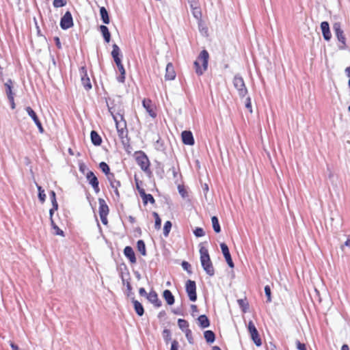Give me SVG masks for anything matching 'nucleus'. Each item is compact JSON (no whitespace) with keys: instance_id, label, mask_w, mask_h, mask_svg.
I'll return each mask as SVG.
<instances>
[{"instance_id":"obj_5","label":"nucleus","mask_w":350,"mask_h":350,"mask_svg":"<svg viewBox=\"0 0 350 350\" xmlns=\"http://www.w3.org/2000/svg\"><path fill=\"white\" fill-rule=\"evenodd\" d=\"M185 290L190 301H196L197 300L196 282L188 280L185 284Z\"/></svg>"},{"instance_id":"obj_19","label":"nucleus","mask_w":350,"mask_h":350,"mask_svg":"<svg viewBox=\"0 0 350 350\" xmlns=\"http://www.w3.org/2000/svg\"><path fill=\"white\" fill-rule=\"evenodd\" d=\"M124 256L129 260L131 263L136 262V257L133 248L131 246H126L124 249Z\"/></svg>"},{"instance_id":"obj_6","label":"nucleus","mask_w":350,"mask_h":350,"mask_svg":"<svg viewBox=\"0 0 350 350\" xmlns=\"http://www.w3.org/2000/svg\"><path fill=\"white\" fill-rule=\"evenodd\" d=\"M248 332H250L251 335V338L255 345L257 347H260L262 345V341L260 338L259 337L258 332L253 323L252 321H250L247 325Z\"/></svg>"},{"instance_id":"obj_54","label":"nucleus","mask_w":350,"mask_h":350,"mask_svg":"<svg viewBox=\"0 0 350 350\" xmlns=\"http://www.w3.org/2000/svg\"><path fill=\"white\" fill-rule=\"evenodd\" d=\"M192 8L193 10V14L196 18H198L199 16H201V12L197 7L193 6V8Z\"/></svg>"},{"instance_id":"obj_61","label":"nucleus","mask_w":350,"mask_h":350,"mask_svg":"<svg viewBox=\"0 0 350 350\" xmlns=\"http://www.w3.org/2000/svg\"><path fill=\"white\" fill-rule=\"evenodd\" d=\"M170 170L172 171L173 176H174V177L175 178V177L176 176V175H177V172H176V171L175 167H174V166H172V167L170 168Z\"/></svg>"},{"instance_id":"obj_52","label":"nucleus","mask_w":350,"mask_h":350,"mask_svg":"<svg viewBox=\"0 0 350 350\" xmlns=\"http://www.w3.org/2000/svg\"><path fill=\"white\" fill-rule=\"evenodd\" d=\"M178 342L174 340L172 342L170 350H178Z\"/></svg>"},{"instance_id":"obj_35","label":"nucleus","mask_w":350,"mask_h":350,"mask_svg":"<svg viewBox=\"0 0 350 350\" xmlns=\"http://www.w3.org/2000/svg\"><path fill=\"white\" fill-rule=\"evenodd\" d=\"M204 336L208 343H213L215 340V334L211 330H206L204 332Z\"/></svg>"},{"instance_id":"obj_17","label":"nucleus","mask_w":350,"mask_h":350,"mask_svg":"<svg viewBox=\"0 0 350 350\" xmlns=\"http://www.w3.org/2000/svg\"><path fill=\"white\" fill-rule=\"evenodd\" d=\"M109 213L108 206L103 199H99V215L100 219H107Z\"/></svg>"},{"instance_id":"obj_11","label":"nucleus","mask_w":350,"mask_h":350,"mask_svg":"<svg viewBox=\"0 0 350 350\" xmlns=\"http://www.w3.org/2000/svg\"><path fill=\"white\" fill-rule=\"evenodd\" d=\"M220 247L227 264L230 268H233L234 265L231 258V255L228 245L225 243H221L220 244Z\"/></svg>"},{"instance_id":"obj_40","label":"nucleus","mask_w":350,"mask_h":350,"mask_svg":"<svg viewBox=\"0 0 350 350\" xmlns=\"http://www.w3.org/2000/svg\"><path fill=\"white\" fill-rule=\"evenodd\" d=\"M178 325L179 327V328L183 330V332H185V330L186 329H189V323L188 322L185 320V319H179L178 320Z\"/></svg>"},{"instance_id":"obj_34","label":"nucleus","mask_w":350,"mask_h":350,"mask_svg":"<svg viewBox=\"0 0 350 350\" xmlns=\"http://www.w3.org/2000/svg\"><path fill=\"white\" fill-rule=\"evenodd\" d=\"M120 277H121V279H122V284L124 285H126V290H127L126 295L128 297H131V295H133V293H132V286H131V284L129 280H126L124 279L122 273H121Z\"/></svg>"},{"instance_id":"obj_57","label":"nucleus","mask_w":350,"mask_h":350,"mask_svg":"<svg viewBox=\"0 0 350 350\" xmlns=\"http://www.w3.org/2000/svg\"><path fill=\"white\" fill-rule=\"evenodd\" d=\"M135 183H136V188H137L139 193L140 194V191H145V190L139 186V180L136 178V177L135 178Z\"/></svg>"},{"instance_id":"obj_39","label":"nucleus","mask_w":350,"mask_h":350,"mask_svg":"<svg viewBox=\"0 0 350 350\" xmlns=\"http://www.w3.org/2000/svg\"><path fill=\"white\" fill-rule=\"evenodd\" d=\"M238 304L243 312H246L249 308V304L245 299H238Z\"/></svg>"},{"instance_id":"obj_21","label":"nucleus","mask_w":350,"mask_h":350,"mask_svg":"<svg viewBox=\"0 0 350 350\" xmlns=\"http://www.w3.org/2000/svg\"><path fill=\"white\" fill-rule=\"evenodd\" d=\"M176 77V73L172 63H168L165 69V80H173Z\"/></svg>"},{"instance_id":"obj_53","label":"nucleus","mask_w":350,"mask_h":350,"mask_svg":"<svg viewBox=\"0 0 350 350\" xmlns=\"http://www.w3.org/2000/svg\"><path fill=\"white\" fill-rule=\"evenodd\" d=\"M296 345H297V349H299V350H307L306 345L304 343H301L299 340H297Z\"/></svg>"},{"instance_id":"obj_16","label":"nucleus","mask_w":350,"mask_h":350,"mask_svg":"<svg viewBox=\"0 0 350 350\" xmlns=\"http://www.w3.org/2000/svg\"><path fill=\"white\" fill-rule=\"evenodd\" d=\"M113 118L116 122V126L117 129H126V123L124 120L123 116L120 113L113 115Z\"/></svg>"},{"instance_id":"obj_10","label":"nucleus","mask_w":350,"mask_h":350,"mask_svg":"<svg viewBox=\"0 0 350 350\" xmlns=\"http://www.w3.org/2000/svg\"><path fill=\"white\" fill-rule=\"evenodd\" d=\"M86 178L88 180L90 185H91L92 187H93L94 191L96 193H98L100 191V188L98 186L99 183H98L97 177L95 176L94 172L92 171L88 172L86 174Z\"/></svg>"},{"instance_id":"obj_24","label":"nucleus","mask_w":350,"mask_h":350,"mask_svg":"<svg viewBox=\"0 0 350 350\" xmlns=\"http://www.w3.org/2000/svg\"><path fill=\"white\" fill-rule=\"evenodd\" d=\"M99 30L101 32L104 40L108 43L111 40V33L109 31V29L107 26L102 25L99 27Z\"/></svg>"},{"instance_id":"obj_60","label":"nucleus","mask_w":350,"mask_h":350,"mask_svg":"<svg viewBox=\"0 0 350 350\" xmlns=\"http://www.w3.org/2000/svg\"><path fill=\"white\" fill-rule=\"evenodd\" d=\"M165 312L164 310H162L159 312V313L158 314V318L161 319L162 317H165Z\"/></svg>"},{"instance_id":"obj_51","label":"nucleus","mask_w":350,"mask_h":350,"mask_svg":"<svg viewBox=\"0 0 350 350\" xmlns=\"http://www.w3.org/2000/svg\"><path fill=\"white\" fill-rule=\"evenodd\" d=\"M181 265L184 270L187 271L189 273H191V265L188 262L183 261Z\"/></svg>"},{"instance_id":"obj_4","label":"nucleus","mask_w":350,"mask_h":350,"mask_svg":"<svg viewBox=\"0 0 350 350\" xmlns=\"http://www.w3.org/2000/svg\"><path fill=\"white\" fill-rule=\"evenodd\" d=\"M233 85L237 90L239 95L241 97H244L247 94V90L245 87V82L243 79L239 75H236L234 76L233 79Z\"/></svg>"},{"instance_id":"obj_15","label":"nucleus","mask_w":350,"mask_h":350,"mask_svg":"<svg viewBox=\"0 0 350 350\" xmlns=\"http://www.w3.org/2000/svg\"><path fill=\"white\" fill-rule=\"evenodd\" d=\"M148 300L153 304L155 307L159 308L161 306V301L159 299L157 293L154 291H151L147 295Z\"/></svg>"},{"instance_id":"obj_33","label":"nucleus","mask_w":350,"mask_h":350,"mask_svg":"<svg viewBox=\"0 0 350 350\" xmlns=\"http://www.w3.org/2000/svg\"><path fill=\"white\" fill-rule=\"evenodd\" d=\"M51 221V226L52 228V233L55 235H59L62 237H64V231L60 229L58 226L55 223L54 220Z\"/></svg>"},{"instance_id":"obj_13","label":"nucleus","mask_w":350,"mask_h":350,"mask_svg":"<svg viewBox=\"0 0 350 350\" xmlns=\"http://www.w3.org/2000/svg\"><path fill=\"white\" fill-rule=\"evenodd\" d=\"M182 141L184 144L192 146L194 144V139L190 131H184L181 133Z\"/></svg>"},{"instance_id":"obj_28","label":"nucleus","mask_w":350,"mask_h":350,"mask_svg":"<svg viewBox=\"0 0 350 350\" xmlns=\"http://www.w3.org/2000/svg\"><path fill=\"white\" fill-rule=\"evenodd\" d=\"M100 15L104 24H109L110 22L109 16L107 9L105 7L100 8Z\"/></svg>"},{"instance_id":"obj_49","label":"nucleus","mask_w":350,"mask_h":350,"mask_svg":"<svg viewBox=\"0 0 350 350\" xmlns=\"http://www.w3.org/2000/svg\"><path fill=\"white\" fill-rule=\"evenodd\" d=\"M185 333V336L190 344L193 343V337L191 330L189 329H186L184 332Z\"/></svg>"},{"instance_id":"obj_45","label":"nucleus","mask_w":350,"mask_h":350,"mask_svg":"<svg viewBox=\"0 0 350 350\" xmlns=\"http://www.w3.org/2000/svg\"><path fill=\"white\" fill-rule=\"evenodd\" d=\"M118 136L122 139V143H124V138L127 137L128 131L126 129H117Z\"/></svg>"},{"instance_id":"obj_23","label":"nucleus","mask_w":350,"mask_h":350,"mask_svg":"<svg viewBox=\"0 0 350 350\" xmlns=\"http://www.w3.org/2000/svg\"><path fill=\"white\" fill-rule=\"evenodd\" d=\"M163 297L168 305L172 306L174 304V296L172 295V292L170 290H165L163 293Z\"/></svg>"},{"instance_id":"obj_3","label":"nucleus","mask_w":350,"mask_h":350,"mask_svg":"<svg viewBox=\"0 0 350 350\" xmlns=\"http://www.w3.org/2000/svg\"><path fill=\"white\" fill-rule=\"evenodd\" d=\"M333 31L336 36L340 44L338 45L339 49L343 50L346 49V38L344 35L343 30L341 28V24L339 22L333 24Z\"/></svg>"},{"instance_id":"obj_38","label":"nucleus","mask_w":350,"mask_h":350,"mask_svg":"<svg viewBox=\"0 0 350 350\" xmlns=\"http://www.w3.org/2000/svg\"><path fill=\"white\" fill-rule=\"evenodd\" d=\"M99 167L107 176L112 174L110 173V168L109 165L104 161L100 163Z\"/></svg>"},{"instance_id":"obj_26","label":"nucleus","mask_w":350,"mask_h":350,"mask_svg":"<svg viewBox=\"0 0 350 350\" xmlns=\"http://www.w3.org/2000/svg\"><path fill=\"white\" fill-rule=\"evenodd\" d=\"M92 143L94 146H100L102 143V139L96 131H92L90 133Z\"/></svg>"},{"instance_id":"obj_47","label":"nucleus","mask_w":350,"mask_h":350,"mask_svg":"<svg viewBox=\"0 0 350 350\" xmlns=\"http://www.w3.org/2000/svg\"><path fill=\"white\" fill-rule=\"evenodd\" d=\"M265 293L266 297L267 298V301L271 302V288L269 285H266L265 286Z\"/></svg>"},{"instance_id":"obj_8","label":"nucleus","mask_w":350,"mask_h":350,"mask_svg":"<svg viewBox=\"0 0 350 350\" xmlns=\"http://www.w3.org/2000/svg\"><path fill=\"white\" fill-rule=\"evenodd\" d=\"M73 18L70 11L66 12L64 15L60 19L59 25L64 30H66L73 26Z\"/></svg>"},{"instance_id":"obj_32","label":"nucleus","mask_w":350,"mask_h":350,"mask_svg":"<svg viewBox=\"0 0 350 350\" xmlns=\"http://www.w3.org/2000/svg\"><path fill=\"white\" fill-rule=\"evenodd\" d=\"M116 66L118 68V70L120 72V75L117 77V80L120 83H124L125 81V74H126L124 66L122 63H119V64H116Z\"/></svg>"},{"instance_id":"obj_59","label":"nucleus","mask_w":350,"mask_h":350,"mask_svg":"<svg viewBox=\"0 0 350 350\" xmlns=\"http://www.w3.org/2000/svg\"><path fill=\"white\" fill-rule=\"evenodd\" d=\"M55 41L56 46L59 49H61L62 46H61V42H60L59 38L58 37H55Z\"/></svg>"},{"instance_id":"obj_2","label":"nucleus","mask_w":350,"mask_h":350,"mask_svg":"<svg viewBox=\"0 0 350 350\" xmlns=\"http://www.w3.org/2000/svg\"><path fill=\"white\" fill-rule=\"evenodd\" d=\"M209 55L206 50H202L194 62L196 72L198 75H202L207 70Z\"/></svg>"},{"instance_id":"obj_18","label":"nucleus","mask_w":350,"mask_h":350,"mask_svg":"<svg viewBox=\"0 0 350 350\" xmlns=\"http://www.w3.org/2000/svg\"><path fill=\"white\" fill-rule=\"evenodd\" d=\"M112 47H113V49L111 51V56H112L116 64L122 63V60L120 58V56H122V55H121V52H120V49L119 46L116 44H113Z\"/></svg>"},{"instance_id":"obj_50","label":"nucleus","mask_w":350,"mask_h":350,"mask_svg":"<svg viewBox=\"0 0 350 350\" xmlns=\"http://www.w3.org/2000/svg\"><path fill=\"white\" fill-rule=\"evenodd\" d=\"M193 234L197 237H201L204 235V231L202 228L198 227L193 230Z\"/></svg>"},{"instance_id":"obj_44","label":"nucleus","mask_w":350,"mask_h":350,"mask_svg":"<svg viewBox=\"0 0 350 350\" xmlns=\"http://www.w3.org/2000/svg\"><path fill=\"white\" fill-rule=\"evenodd\" d=\"M154 148L159 151H163L165 150L163 142L161 139H157L154 144Z\"/></svg>"},{"instance_id":"obj_64","label":"nucleus","mask_w":350,"mask_h":350,"mask_svg":"<svg viewBox=\"0 0 350 350\" xmlns=\"http://www.w3.org/2000/svg\"><path fill=\"white\" fill-rule=\"evenodd\" d=\"M341 350H349V347L347 345L344 344L341 347Z\"/></svg>"},{"instance_id":"obj_43","label":"nucleus","mask_w":350,"mask_h":350,"mask_svg":"<svg viewBox=\"0 0 350 350\" xmlns=\"http://www.w3.org/2000/svg\"><path fill=\"white\" fill-rule=\"evenodd\" d=\"M178 192H179L180 195L183 198H188L189 195H188V193H187V189H185V186H184V185H178Z\"/></svg>"},{"instance_id":"obj_22","label":"nucleus","mask_w":350,"mask_h":350,"mask_svg":"<svg viewBox=\"0 0 350 350\" xmlns=\"http://www.w3.org/2000/svg\"><path fill=\"white\" fill-rule=\"evenodd\" d=\"M132 302L133 304L135 312L137 315L142 317L144 314V309L142 304L137 300L135 299L134 297H132Z\"/></svg>"},{"instance_id":"obj_30","label":"nucleus","mask_w":350,"mask_h":350,"mask_svg":"<svg viewBox=\"0 0 350 350\" xmlns=\"http://www.w3.org/2000/svg\"><path fill=\"white\" fill-rule=\"evenodd\" d=\"M150 104H151V102L150 100H146L144 99L142 101V105H143L144 107L146 109L147 112L149 113V115L151 117L154 118V117H156V113L153 111Z\"/></svg>"},{"instance_id":"obj_20","label":"nucleus","mask_w":350,"mask_h":350,"mask_svg":"<svg viewBox=\"0 0 350 350\" xmlns=\"http://www.w3.org/2000/svg\"><path fill=\"white\" fill-rule=\"evenodd\" d=\"M49 197L51 200L53 207L49 210V214L51 219L53 217V213L55 211L57 210L58 204L56 200V195L54 191H51L49 193Z\"/></svg>"},{"instance_id":"obj_41","label":"nucleus","mask_w":350,"mask_h":350,"mask_svg":"<svg viewBox=\"0 0 350 350\" xmlns=\"http://www.w3.org/2000/svg\"><path fill=\"white\" fill-rule=\"evenodd\" d=\"M163 338L166 343H168L172 339L171 332L167 329H164L162 333Z\"/></svg>"},{"instance_id":"obj_7","label":"nucleus","mask_w":350,"mask_h":350,"mask_svg":"<svg viewBox=\"0 0 350 350\" xmlns=\"http://www.w3.org/2000/svg\"><path fill=\"white\" fill-rule=\"evenodd\" d=\"M136 161L137 163L140 166L142 170L146 173H150L149 170V159L143 152H140L139 155L136 157Z\"/></svg>"},{"instance_id":"obj_12","label":"nucleus","mask_w":350,"mask_h":350,"mask_svg":"<svg viewBox=\"0 0 350 350\" xmlns=\"http://www.w3.org/2000/svg\"><path fill=\"white\" fill-rule=\"evenodd\" d=\"M25 110H26L27 113H28V115L32 118V120L35 122L36 125L37 126V127L39 130V132L41 133H44L43 126L42 125V123L39 120L36 113L30 107H27L25 108Z\"/></svg>"},{"instance_id":"obj_37","label":"nucleus","mask_w":350,"mask_h":350,"mask_svg":"<svg viewBox=\"0 0 350 350\" xmlns=\"http://www.w3.org/2000/svg\"><path fill=\"white\" fill-rule=\"evenodd\" d=\"M172 226V224L170 220H167L164 224L163 229V234L165 237H167L170 232L171 228Z\"/></svg>"},{"instance_id":"obj_48","label":"nucleus","mask_w":350,"mask_h":350,"mask_svg":"<svg viewBox=\"0 0 350 350\" xmlns=\"http://www.w3.org/2000/svg\"><path fill=\"white\" fill-rule=\"evenodd\" d=\"M213 228L216 233L221 232V227L219 223V220H212Z\"/></svg>"},{"instance_id":"obj_25","label":"nucleus","mask_w":350,"mask_h":350,"mask_svg":"<svg viewBox=\"0 0 350 350\" xmlns=\"http://www.w3.org/2000/svg\"><path fill=\"white\" fill-rule=\"evenodd\" d=\"M198 322L202 329L210 326V321L205 314L200 315L198 318Z\"/></svg>"},{"instance_id":"obj_31","label":"nucleus","mask_w":350,"mask_h":350,"mask_svg":"<svg viewBox=\"0 0 350 350\" xmlns=\"http://www.w3.org/2000/svg\"><path fill=\"white\" fill-rule=\"evenodd\" d=\"M107 179L110 183V185L112 189H118L120 187V182L115 178L114 174L108 175Z\"/></svg>"},{"instance_id":"obj_55","label":"nucleus","mask_w":350,"mask_h":350,"mask_svg":"<svg viewBox=\"0 0 350 350\" xmlns=\"http://www.w3.org/2000/svg\"><path fill=\"white\" fill-rule=\"evenodd\" d=\"M245 107L247 109H248L250 111V112L252 111V104H251V98L250 97H247V99H246Z\"/></svg>"},{"instance_id":"obj_63","label":"nucleus","mask_w":350,"mask_h":350,"mask_svg":"<svg viewBox=\"0 0 350 350\" xmlns=\"http://www.w3.org/2000/svg\"><path fill=\"white\" fill-rule=\"evenodd\" d=\"M345 73L348 77H350V66L345 69Z\"/></svg>"},{"instance_id":"obj_46","label":"nucleus","mask_w":350,"mask_h":350,"mask_svg":"<svg viewBox=\"0 0 350 350\" xmlns=\"http://www.w3.org/2000/svg\"><path fill=\"white\" fill-rule=\"evenodd\" d=\"M38 198L42 202H44L45 200V198H46L44 190L42 189L40 186H38Z\"/></svg>"},{"instance_id":"obj_9","label":"nucleus","mask_w":350,"mask_h":350,"mask_svg":"<svg viewBox=\"0 0 350 350\" xmlns=\"http://www.w3.org/2000/svg\"><path fill=\"white\" fill-rule=\"evenodd\" d=\"M80 75H81V83L83 86V88L87 90H90L92 89V84L90 82V79L88 76L87 70L84 66H82L80 68Z\"/></svg>"},{"instance_id":"obj_56","label":"nucleus","mask_w":350,"mask_h":350,"mask_svg":"<svg viewBox=\"0 0 350 350\" xmlns=\"http://www.w3.org/2000/svg\"><path fill=\"white\" fill-rule=\"evenodd\" d=\"M161 221L162 220H155L154 223V228L156 230H160L161 228Z\"/></svg>"},{"instance_id":"obj_62","label":"nucleus","mask_w":350,"mask_h":350,"mask_svg":"<svg viewBox=\"0 0 350 350\" xmlns=\"http://www.w3.org/2000/svg\"><path fill=\"white\" fill-rule=\"evenodd\" d=\"M345 245L350 248V237H349L347 241L345 242Z\"/></svg>"},{"instance_id":"obj_42","label":"nucleus","mask_w":350,"mask_h":350,"mask_svg":"<svg viewBox=\"0 0 350 350\" xmlns=\"http://www.w3.org/2000/svg\"><path fill=\"white\" fill-rule=\"evenodd\" d=\"M67 4L66 0H53V5L55 8H62Z\"/></svg>"},{"instance_id":"obj_14","label":"nucleus","mask_w":350,"mask_h":350,"mask_svg":"<svg viewBox=\"0 0 350 350\" xmlns=\"http://www.w3.org/2000/svg\"><path fill=\"white\" fill-rule=\"evenodd\" d=\"M321 29L322 31V34H323V38L326 41H329L332 38V34H331V31L329 29V25L328 22L323 21L321 23Z\"/></svg>"},{"instance_id":"obj_58","label":"nucleus","mask_w":350,"mask_h":350,"mask_svg":"<svg viewBox=\"0 0 350 350\" xmlns=\"http://www.w3.org/2000/svg\"><path fill=\"white\" fill-rule=\"evenodd\" d=\"M139 293L141 296H146L147 297V295H148V294H147L144 288H140L139 289Z\"/></svg>"},{"instance_id":"obj_36","label":"nucleus","mask_w":350,"mask_h":350,"mask_svg":"<svg viewBox=\"0 0 350 350\" xmlns=\"http://www.w3.org/2000/svg\"><path fill=\"white\" fill-rule=\"evenodd\" d=\"M137 250L142 256H146V245L143 240H138L137 242Z\"/></svg>"},{"instance_id":"obj_27","label":"nucleus","mask_w":350,"mask_h":350,"mask_svg":"<svg viewBox=\"0 0 350 350\" xmlns=\"http://www.w3.org/2000/svg\"><path fill=\"white\" fill-rule=\"evenodd\" d=\"M140 196L145 204H147L148 202L154 204L155 202L153 196L151 194L146 193L145 191H140Z\"/></svg>"},{"instance_id":"obj_29","label":"nucleus","mask_w":350,"mask_h":350,"mask_svg":"<svg viewBox=\"0 0 350 350\" xmlns=\"http://www.w3.org/2000/svg\"><path fill=\"white\" fill-rule=\"evenodd\" d=\"M5 93L8 96V100H12V96H14V94L12 91V81L11 79H8L7 82L5 83Z\"/></svg>"},{"instance_id":"obj_1","label":"nucleus","mask_w":350,"mask_h":350,"mask_svg":"<svg viewBox=\"0 0 350 350\" xmlns=\"http://www.w3.org/2000/svg\"><path fill=\"white\" fill-rule=\"evenodd\" d=\"M200 262L204 271L209 276H213L215 269L211 260L208 250L205 247H201L200 249Z\"/></svg>"}]
</instances>
